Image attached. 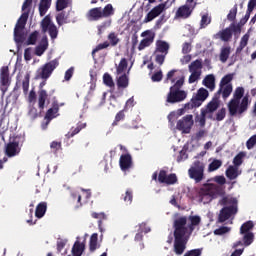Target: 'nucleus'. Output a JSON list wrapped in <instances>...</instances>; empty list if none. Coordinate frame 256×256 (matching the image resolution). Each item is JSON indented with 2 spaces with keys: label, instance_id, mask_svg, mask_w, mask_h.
Wrapping results in <instances>:
<instances>
[{
  "label": "nucleus",
  "instance_id": "25",
  "mask_svg": "<svg viewBox=\"0 0 256 256\" xmlns=\"http://www.w3.org/2000/svg\"><path fill=\"white\" fill-rule=\"evenodd\" d=\"M49 97V94H47L46 90H39L38 92V107L41 111L45 109V102L47 101V98Z\"/></svg>",
  "mask_w": 256,
  "mask_h": 256
},
{
  "label": "nucleus",
  "instance_id": "13",
  "mask_svg": "<svg viewBox=\"0 0 256 256\" xmlns=\"http://www.w3.org/2000/svg\"><path fill=\"white\" fill-rule=\"evenodd\" d=\"M141 37L143 38L139 45H138V51H143L146 47H151L153 45V41H155V32H152L151 30H146L141 33Z\"/></svg>",
  "mask_w": 256,
  "mask_h": 256
},
{
  "label": "nucleus",
  "instance_id": "36",
  "mask_svg": "<svg viewBox=\"0 0 256 256\" xmlns=\"http://www.w3.org/2000/svg\"><path fill=\"white\" fill-rule=\"evenodd\" d=\"M201 105H203V102L200 100V98L195 96V98L191 99V102L185 104L184 109H195L197 107H201Z\"/></svg>",
  "mask_w": 256,
  "mask_h": 256
},
{
  "label": "nucleus",
  "instance_id": "24",
  "mask_svg": "<svg viewBox=\"0 0 256 256\" xmlns=\"http://www.w3.org/2000/svg\"><path fill=\"white\" fill-rule=\"evenodd\" d=\"M51 1L52 0H40L39 3V14L40 17H45L47 15V11L51 8Z\"/></svg>",
  "mask_w": 256,
  "mask_h": 256
},
{
  "label": "nucleus",
  "instance_id": "37",
  "mask_svg": "<svg viewBox=\"0 0 256 256\" xmlns=\"http://www.w3.org/2000/svg\"><path fill=\"white\" fill-rule=\"evenodd\" d=\"M230 55H231V47L229 46L223 47L220 52L221 63H227V59H229Z\"/></svg>",
  "mask_w": 256,
  "mask_h": 256
},
{
  "label": "nucleus",
  "instance_id": "45",
  "mask_svg": "<svg viewBox=\"0 0 256 256\" xmlns=\"http://www.w3.org/2000/svg\"><path fill=\"white\" fill-rule=\"evenodd\" d=\"M221 93H222L223 99H227L231 95V93H233V84L222 86Z\"/></svg>",
  "mask_w": 256,
  "mask_h": 256
},
{
  "label": "nucleus",
  "instance_id": "52",
  "mask_svg": "<svg viewBox=\"0 0 256 256\" xmlns=\"http://www.w3.org/2000/svg\"><path fill=\"white\" fill-rule=\"evenodd\" d=\"M108 41H110V45L112 47H116V45L121 41L119 39V37H117V34H115V32H111L109 35H108Z\"/></svg>",
  "mask_w": 256,
  "mask_h": 256
},
{
  "label": "nucleus",
  "instance_id": "46",
  "mask_svg": "<svg viewBox=\"0 0 256 256\" xmlns=\"http://www.w3.org/2000/svg\"><path fill=\"white\" fill-rule=\"evenodd\" d=\"M122 199L126 205H131L133 203V191L131 189L126 190L125 194L122 195Z\"/></svg>",
  "mask_w": 256,
  "mask_h": 256
},
{
  "label": "nucleus",
  "instance_id": "19",
  "mask_svg": "<svg viewBox=\"0 0 256 256\" xmlns=\"http://www.w3.org/2000/svg\"><path fill=\"white\" fill-rule=\"evenodd\" d=\"M87 17L89 21H99L100 19H103L102 8L96 7L90 9L88 11Z\"/></svg>",
  "mask_w": 256,
  "mask_h": 256
},
{
  "label": "nucleus",
  "instance_id": "55",
  "mask_svg": "<svg viewBox=\"0 0 256 256\" xmlns=\"http://www.w3.org/2000/svg\"><path fill=\"white\" fill-rule=\"evenodd\" d=\"M56 22L61 27V25H65L67 23V16H65V12H60L56 16Z\"/></svg>",
  "mask_w": 256,
  "mask_h": 256
},
{
  "label": "nucleus",
  "instance_id": "31",
  "mask_svg": "<svg viewBox=\"0 0 256 256\" xmlns=\"http://www.w3.org/2000/svg\"><path fill=\"white\" fill-rule=\"evenodd\" d=\"M83 251H85V244L79 241H76L72 247L73 256H82Z\"/></svg>",
  "mask_w": 256,
  "mask_h": 256
},
{
  "label": "nucleus",
  "instance_id": "41",
  "mask_svg": "<svg viewBox=\"0 0 256 256\" xmlns=\"http://www.w3.org/2000/svg\"><path fill=\"white\" fill-rule=\"evenodd\" d=\"M127 58H122L120 60L119 65H116V74L122 75V73H125V70L127 69Z\"/></svg>",
  "mask_w": 256,
  "mask_h": 256
},
{
  "label": "nucleus",
  "instance_id": "44",
  "mask_svg": "<svg viewBox=\"0 0 256 256\" xmlns=\"http://www.w3.org/2000/svg\"><path fill=\"white\" fill-rule=\"evenodd\" d=\"M208 25H211V16L208 13L203 14L200 21V29L207 28Z\"/></svg>",
  "mask_w": 256,
  "mask_h": 256
},
{
  "label": "nucleus",
  "instance_id": "63",
  "mask_svg": "<svg viewBox=\"0 0 256 256\" xmlns=\"http://www.w3.org/2000/svg\"><path fill=\"white\" fill-rule=\"evenodd\" d=\"M151 80L153 81V83H159V81L163 80V72L160 70L154 73L151 77Z\"/></svg>",
  "mask_w": 256,
  "mask_h": 256
},
{
  "label": "nucleus",
  "instance_id": "18",
  "mask_svg": "<svg viewBox=\"0 0 256 256\" xmlns=\"http://www.w3.org/2000/svg\"><path fill=\"white\" fill-rule=\"evenodd\" d=\"M214 39H221V41H224L225 43L231 41L233 39V34L229 27L219 31L214 35Z\"/></svg>",
  "mask_w": 256,
  "mask_h": 256
},
{
  "label": "nucleus",
  "instance_id": "42",
  "mask_svg": "<svg viewBox=\"0 0 256 256\" xmlns=\"http://www.w3.org/2000/svg\"><path fill=\"white\" fill-rule=\"evenodd\" d=\"M70 196L73 201L77 199L76 205H74V209H81V207H83V203H81V194H79L77 191H72Z\"/></svg>",
  "mask_w": 256,
  "mask_h": 256
},
{
  "label": "nucleus",
  "instance_id": "62",
  "mask_svg": "<svg viewBox=\"0 0 256 256\" xmlns=\"http://www.w3.org/2000/svg\"><path fill=\"white\" fill-rule=\"evenodd\" d=\"M202 253H203V249L198 248V249L189 250L184 254V256H201Z\"/></svg>",
  "mask_w": 256,
  "mask_h": 256
},
{
  "label": "nucleus",
  "instance_id": "56",
  "mask_svg": "<svg viewBox=\"0 0 256 256\" xmlns=\"http://www.w3.org/2000/svg\"><path fill=\"white\" fill-rule=\"evenodd\" d=\"M103 81L107 87H115V82H113V77L109 73L103 75Z\"/></svg>",
  "mask_w": 256,
  "mask_h": 256
},
{
  "label": "nucleus",
  "instance_id": "15",
  "mask_svg": "<svg viewBox=\"0 0 256 256\" xmlns=\"http://www.w3.org/2000/svg\"><path fill=\"white\" fill-rule=\"evenodd\" d=\"M119 165L121 171H129L133 167V157L131 154H122L120 156Z\"/></svg>",
  "mask_w": 256,
  "mask_h": 256
},
{
  "label": "nucleus",
  "instance_id": "20",
  "mask_svg": "<svg viewBox=\"0 0 256 256\" xmlns=\"http://www.w3.org/2000/svg\"><path fill=\"white\" fill-rule=\"evenodd\" d=\"M199 197L201 199H211L213 197V185L212 184H204V187L199 190Z\"/></svg>",
  "mask_w": 256,
  "mask_h": 256
},
{
  "label": "nucleus",
  "instance_id": "51",
  "mask_svg": "<svg viewBox=\"0 0 256 256\" xmlns=\"http://www.w3.org/2000/svg\"><path fill=\"white\" fill-rule=\"evenodd\" d=\"M196 97L203 102L207 99V97H209V91H207L205 88H200L197 91Z\"/></svg>",
  "mask_w": 256,
  "mask_h": 256
},
{
  "label": "nucleus",
  "instance_id": "16",
  "mask_svg": "<svg viewBox=\"0 0 256 256\" xmlns=\"http://www.w3.org/2000/svg\"><path fill=\"white\" fill-rule=\"evenodd\" d=\"M21 153V148H19V142L13 141L9 142L6 146L7 157H15Z\"/></svg>",
  "mask_w": 256,
  "mask_h": 256
},
{
  "label": "nucleus",
  "instance_id": "60",
  "mask_svg": "<svg viewBox=\"0 0 256 256\" xmlns=\"http://www.w3.org/2000/svg\"><path fill=\"white\" fill-rule=\"evenodd\" d=\"M228 21H235L237 19V5H235L227 15Z\"/></svg>",
  "mask_w": 256,
  "mask_h": 256
},
{
  "label": "nucleus",
  "instance_id": "49",
  "mask_svg": "<svg viewBox=\"0 0 256 256\" xmlns=\"http://www.w3.org/2000/svg\"><path fill=\"white\" fill-rule=\"evenodd\" d=\"M39 38V32L34 31L32 32L26 42V45H35L37 43V39Z\"/></svg>",
  "mask_w": 256,
  "mask_h": 256
},
{
  "label": "nucleus",
  "instance_id": "22",
  "mask_svg": "<svg viewBox=\"0 0 256 256\" xmlns=\"http://www.w3.org/2000/svg\"><path fill=\"white\" fill-rule=\"evenodd\" d=\"M46 213H47V202H40L36 206L35 217H37V219H43Z\"/></svg>",
  "mask_w": 256,
  "mask_h": 256
},
{
  "label": "nucleus",
  "instance_id": "53",
  "mask_svg": "<svg viewBox=\"0 0 256 256\" xmlns=\"http://www.w3.org/2000/svg\"><path fill=\"white\" fill-rule=\"evenodd\" d=\"M111 44L107 41H105L104 43H100L98 44L95 49L92 50V57H95V53H99V51L103 50V49H107V47H109Z\"/></svg>",
  "mask_w": 256,
  "mask_h": 256
},
{
  "label": "nucleus",
  "instance_id": "29",
  "mask_svg": "<svg viewBox=\"0 0 256 256\" xmlns=\"http://www.w3.org/2000/svg\"><path fill=\"white\" fill-rule=\"evenodd\" d=\"M203 85L210 91H215V75H207L203 80Z\"/></svg>",
  "mask_w": 256,
  "mask_h": 256
},
{
  "label": "nucleus",
  "instance_id": "57",
  "mask_svg": "<svg viewBox=\"0 0 256 256\" xmlns=\"http://www.w3.org/2000/svg\"><path fill=\"white\" fill-rule=\"evenodd\" d=\"M197 121L199 122L200 127H205V124L207 123V111L201 110L200 117L197 116Z\"/></svg>",
  "mask_w": 256,
  "mask_h": 256
},
{
  "label": "nucleus",
  "instance_id": "21",
  "mask_svg": "<svg viewBox=\"0 0 256 256\" xmlns=\"http://www.w3.org/2000/svg\"><path fill=\"white\" fill-rule=\"evenodd\" d=\"M98 241H99V234L93 233L89 241V250L91 253H95V251H97V249L101 247V244H99Z\"/></svg>",
  "mask_w": 256,
  "mask_h": 256
},
{
  "label": "nucleus",
  "instance_id": "5",
  "mask_svg": "<svg viewBox=\"0 0 256 256\" xmlns=\"http://www.w3.org/2000/svg\"><path fill=\"white\" fill-rule=\"evenodd\" d=\"M28 19L29 12L22 13L20 18L18 19L14 28V39L16 43H23V41H25V34L23 33V29H25Z\"/></svg>",
  "mask_w": 256,
  "mask_h": 256
},
{
  "label": "nucleus",
  "instance_id": "3",
  "mask_svg": "<svg viewBox=\"0 0 256 256\" xmlns=\"http://www.w3.org/2000/svg\"><path fill=\"white\" fill-rule=\"evenodd\" d=\"M185 84V76L182 75L173 86L170 87L169 93L167 94L166 103H181L187 99V92L181 90V87Z\"/></svg>",
  "mask_w": 256,
  "mask_h": 256
},
{
  "label": "nucleus",
  "instance_id": "1",
  "mask_svg": "<svg viewBox=\"0 0 256 256\" xmlns=\"http://www.w3.org/2000/svg\"><path fill=\"white\" fill-rule=\"evenodd\" d=\"M174 245L173 252L175 255H183L185 249H187V217L182 216L174 220Z\"/></svg>",
  "mask_w": 256,
  "mask_h": 256
},
{
  "label": "nucleus",
  "instance_id": "6",
  "mask_svg": "<svg viewBox=\"0 0 256 256\" xmlns=\"http://www.w3.org/2000/svg\"><path fill=\"white\" fill-rule=\"evenodd\" d=\"M188 175L190 179L195 181V183H201V181L205 179V164L196 160L193 163V166L189 168Z\"/></svg>",
  "mask_w": 256,
  "mask_h": 256
},
{
  "label": "nucleus",
  "instance_id": "40",
  "mask_svg": "<svg viewBox=\"0 0 256 256\" xmlns=\"http://www.w3.org/2000/svg\"><path fill=\"white\" fill-rule=\"evenodd\" d=\"M111 15H115V9H113L112 4H107L104 9L102 8V17L103 19H107V17H111Z\"/></svg>",
  "mask_w": 256,
  "mask_h": 256
},
{
  "label": "nucleus",
  "instance_id": "9",
  "mask_svg": "<svg viewBox=\"0 0 256 256\" xmlns=\"http://www.w3.org/2000/svg\"><path fill=\"white\" fill-rule=\"evenodd\" d=\"M40 27L42 29V33H49L52 40H54L59 35V30L53 21L51 20V16L46 15L41 23Z\"/></svg>",
  "mask_w": 256,
  "mask_h": 256
},
{
  "label": "nucleus",
  "instance_id": "26",
  "mask_svg": "<svg viewBox=\"0 0 256 256\" xmlns=\"http://www.w3.org/2000/svg\"><path fill=\"white\" fill-rule=\"evenodd\" d=\"M1 85L4 87L9 85V66H3L0 72Z\"/></svg>",
  "mask_w": 256,
  "mask_h": 256
},
{
  "label": "nucleus",
  "instance_id": "47",
  "mask_svg": "<svg viewBox=\"0 0 256 256\" xmlns=\"http://www.w3.org/2000/svg\"><path fill=\"white\" fill-rule=\"evenodd\" d=\"M134 241L136 243H138V247L140 249V251H143V249H145V244L143 243V231L138 232L135 237H134Z\"/></svg>",
  "mask_w": 256,
  "mask_h": 256
},
{
  "label": "nucleus",
  "instance_id": "64",
  "mask_svg": "<svg viewBox=\"0 0 256 256\" xmlns=\"http://www.w3.org/2000/svg\"><path fill=\"white\" fill-rule=\"evenodd\" d=\"M256 145V135L250 137L246 142L247 149H253Z\"/></svg>",
  "mask_w": 256,
  "mask_h": 256
},
{
  "label": "nucleus",
  "instance_id": "23",
  "mask_svg": "<svg viewBox=\"0 0 256 256\" xmlns=\"http://www.w3.org/2000/svg\"><path fill=\"white\" fill-rule=\"evenodd\" d=\"M156 53L168 55L169 54V43H167L163 40H158L156 42Z\"/></svg>",
  "mask_w": 256,
  "mask_h": 256
},
{
  "label": "nucleus",
  "instance_id": "48",
  "mask_svg": "<svg viewBox=\"0 0 256 256\" xmlns=\"http://www.w3.org/2000/svg\"><path fill=\"white\" fill-rule=\"evenodd\" d=\"M120 121H125V110H120L116 116H115V119L112 123V127H115L117 125H119V122Z\"/></svg>",
  "mask_w": 256,
  "mask_h": 256
},
{
  "label": "nucleus",
  "instance_id": "35",
  "mask_svg": "<svg viewBox=\"0 0 256 256\" xmlns=\"http://www.w3.org/2000/svg\"><path fill=\"white\" fill-rule=\"evenodd\" d=\"M72 3V0H57L56 11H63V9H67V7H71Z\"/></svg>",
  "mask_w": 256,
  "mask_h": 256
},
{
  "label": "nucleus",
  "instance_id": "43",
  "mask_svg": "<svg viewBox=\"0 0 256 256\" xmlns=\"http://www.w3.org/2000/svg\"><path fill=\"white\" fill-rule=\"evenodd\" d=\"M237 168L234 166H229L226 170V177L230 179V181H233V179H237L238 177Z\"/></svg>",
  "mask_w": 256,
  "mask_h": 256
},
{
  "label": "nucleus",
  "instance_id": "39",
  "mask_svg": "<svg viewBox=\"0 0 256 256\" xmlns=\"http://www.w3.org/2000/svg\"><path fill=\"white\" fill-rule=\"evenodd\" d=\"M242 241L245 247H249L255 241V234L253 232L244 233Z\"/></svg>",
  "mask_w": 256,
  "mask_h": 256
},
{
  "label": "nucleus",
  "instance_id": "4",
  "mask_svg": "<svg viewBox=\"0 0 256 256\" xmlns=\"http://www.w3.org/2000/svg\"><path fill=\"white\" fill-rule=\"evenodd\" d=\"M59 67V60L54 59L49 61L48 63L42 65L36 71L35 79H42L43 81H47L51 75H53V71Z\"/></svg>",
  "mask_w": 256,
  "mask_h": 256
},
{
  "label": "nucleus",
  "instance_id": "28",
  "mask_svg": "<svg viewBox=\"0 0 256 256\" xmlns=\"http://www.w3.org/2000/svg\"><path fill=\"white\" fill-rule=\"evenodd\" d=\"M219 109V100L217 98L212 99L206 106V109H201L202 111H206V114L215 113Z\"/></svg>",
  "mask_w": 256,
  "mask_h": 256
},
{
  "label": "nucleus",
  "instance_id": "11",
  "mask_svg": "<svg viewBox=\"0 0 256 256\" xmlns=\"http://www.w3.org/2000/svg\"><path fill=\"white\" fill-rule=\"evenodd\" d=\"M193 115L188 114L184 116L182 119L178 120L176 124V129L181 131L182 133L189 134L191 133V129H193L194 125Z\"/></svg>",
  "mask_w": 256,
  "mask_h": 256
},
{
  "label": "nucleus",
  "instance_id": "7",
  "mask_svg": "<svg viewBox=\"0 0 256 256\" xmlns=\"http://www.w3.org/2000/svg\"><path fill=\"white\" fill-rule=\"evenodd\" d=\"M152 181H158V183H164L165 185H175L177 183V174L171 173L167 175V171L162 169L159 173L154 172L152 174Z\"/></svg>",
  "mask_w": 256,
  "mask_h": 256
},
{
  "label": "nucleus",
  "instance_id": "58",
  "mask_svg": "<svg viewBox=\"0 0 256 256\" xmlns=\"http://www.w3.org/2000/svg\"><path fill=\"white\" fill-rule=\"evenodd\" d=\"M221 165H222L221 160H214L209 164L208 171L210 172L217 171V169H219Z\"/></svg>",
  "mask_w": 256,
  "mask_h": 256
},
{
  "label": "nucleus",
  "instance_id": "59",
  "mask_svg": "<svg viewBox=\"0 0 256 256\" xmlns=\"http://www.w3.org/2000/svg\"><path fill=\"white\" fill-rule=\"evenodd\" d=\"M191 75L189 76L188 82L190 84L195 83V81H199L201 79V72H190Z\"/></svg>",
  "mask_w": 256,
  "mask_h": 256
},
{
  "label": "nucleus",
  "instance_id": "30",
  "mask_svg": "<svg viewBox=\"0 0 256 256\" xmlns=\"http://www.w3.org/2000/svg\"><path fill=\"white\" fill-rule=\"evenodd\" d=\"M231 81H233V74H227L225 75L221 81H220V85H219V89L217 91L218 95H221V91H223V87L227 86V85H231Z\"/></svg>",
  "mask_w": 256,
  "mask_h": 256
},
{
  "label": "nucleus",
  "instance_id": "12",
  "mask_svg": "<svg viewBox=\"0 0 256 256\" xmlns=\"http://www.w3.org/2000/svg\"><path fill=\"white\" fill-rule=\"evenodd\" d=\"M168 4H169V0L152 8V10L145 17V20H144L145 23H149L153 21V19H155L156 17H159V15L163 13V11H167V9L171 7V4L170 5Z\"/></svg>",
  "mask_w": 256,
  "mask_h": 256
},
{
  "label": "nucleus",
  "instance_id": "17",
  "mask_svg": "<svg viewBox=\"0 0 256 256\" xmlns=\"http://www.w3.org/2000/svg\"><path fill=\"white\" fill-rule=\"evenodd\" d=\"M188 221H190V224L186 228L188 229L187 235L189 237L195 231V227H199V225H201V216H189Z\"/></svg>",
  "mask_w": 256,
  "mask_h": 256
},
{
  "label": "nucleus",
  "instance_id": "38",
  "mask_svg": "<svg viewBox=\"0 0 256 256\" xmlns=\"http://www.w3.org/2000/svg\"><path fill=\"white\" fill-rule=\"evenodd\" d=\"M253 227H255V224L251 220L243 223L240 227V234L244 235V233H251V229H253Z\"/></svg>",
  "mask_w": 256,
  "mask_h": 256
},
{
  "label": "nucleus",
  "instance_id": "61",
  "mask_svg": "<svg viewBox=\"0 0 256 256\" xmlns=\"http://www.w3.org/2000/svg\"><path fill=\"white\" fill-rule=\"evenodd\" d=\"M229 231H231L230 227L222 226L214 230V235H225L226 233H229Z\"/></svg>",
  "mask_w": 256,
  "mask_h": 256
},
{
  "label": "nucleus",
  "instance_id": "34",
  "mask_svg": "<svg viewBox=\"0 0 256 256\" xmlns=\"http://www.w3.org/2000/svg\"><path fill=\"white\" fill-rule=\"evenodd\" d=\"M203 69V61L201 59H197L189 65L190 72H201Z\"/></svg>",
  "mask_w": 256,
  "mask_h": 256
},
{
  "label": "nucleus",
  "instance_id": "50",
  "mask_svg": "<svg viewBox=\"0 0 256 256\" xmlns=\"http://www.w3.org/2000/svg\"><path fill=\"white\" fill-rule=\"evenodd\" d=\"M31 79V74L26 73L24 80L22 81V89L25 93V95H27V93H29V81Z\"/></svg>",
  "mask_w": 256,
  "mask_h": 256
},
{
  "label": "nucleus",
  "instance_id": "54",
  "mask_svg": "<svg viewBox=\"0 0 256 256\" xmlns=\"http://www.w3.org/2000/svg\"><path fill=\"white\" fill-rule=\"evenodd\" d=\"M243 157H245V153L239 152L233 159V163L235 167H240L243 164Z\"/></svg>",
  "mask_w": 256,
  "mask_h": 256
},
{
  "label": "nucleus",
  "instance_id": "14",
  "mask_svg": "<svg viewBox=\"0 0 256 256\" xmlns=\"http://www.w3.org/2000/svg\"><path fill=\"white\" fill-rule=\"evenodd\" d=\"M232 215H237V206H224L220 210L218 223H225V221L231 219Z\"/></svg>",
  "mask_w": 256,
  "mask_h": 256
},
{
  "label": "nucleus",
  "instance_id": "27",
  "mask_svg": "<svg viewBox=\"0 0 256 256\" xmlns=\"http://www.w3.org/2000/svg\"><path fill=\"white\" fill-rule=\"evenodd\" d=\"M116 85L118 89H127L129 87V76L125 73L119 76Z\"/></svg>",
  "mask_w": 256,
  "mask_h": 256
},
{
  "label": "nucleus",
  "instance_id": "32",
  "mask_svg": "<svg viewBox=\"0 0 256 256\" xmlns=\"http://www.w3.org/2000/svg\"><path fill=\"white\" fill-rule=\"evenodd\" d=\"M219 205L222 207H228L227 205H230V207H237V199L224 196L221 200H219Z\"/></svg>",
  "mask_w": 256,
  "mask_h": 256
},
{
  "label": "nucleus",
  "instance_id": "33",
  "mask_svg": "<svg viewBox=\"0 0 256 256\" xmlns=\"http://www.w3.org/2000/svg\"><path fill=\"white\" fill-rule=\"evenodd\" d=\"M85 127H87L85 123L78 124L76 128H72L71 131L66 134L67 139L75 137V135L81 133L82 129H85Z\"/></svg>",
  "mask_w": 256,
  "mask_h": 256
},
{
  "label": "nucleus",
  "instance_id": "10",
  "mask_svg": "<svg viewBox=\"0 0 256 256\" xmlns=\"http://www.w3.org/2000/svg\"><path fill=\"white\" fill-rule=\"evenodd\" d=\"M59 107H63V104L59 105V102L57 100H54L52 102V107L47 110L44 116L45 122L41 124L42 129H47L49 123H51V121H53V119H55L56 117H59Z\"/></svg>",
  "mask_w": 256,
  "mask_h": 256
},
{
  "label": "nucleus",
  "instance_id": "8",
  "mask_svg": "<svg viewBox=\"0 0 256 256\" xmlns=\"http://www.w3.org/2000/svg\"><path fill=\"white\" fill-rule=\"evenodd\" d=\"M195 7H197V2H195V0H186V4L180 6L177 9L175 17L178 19H189Z\"/></svg>",
  "mask_w": 256,
  "mask_h": 256
},
{
  "label": "nucleus",
  "instance_id": "2",
  "mask_svg": "<svg viewBox=\"0 0 256 256\" xmlns=\"http://www.w3.org/2000/svg\"><path fill=\"white\" fill-rule=\"evenodd\" d=\"M245 95V88L237 87L234 91L233 98L228 103V111L231 117L243 115L249 109V96Z\"/></svg>",
  "mask_w": 256,
  "mask_h": 256
}]
</instances>
